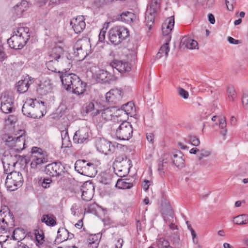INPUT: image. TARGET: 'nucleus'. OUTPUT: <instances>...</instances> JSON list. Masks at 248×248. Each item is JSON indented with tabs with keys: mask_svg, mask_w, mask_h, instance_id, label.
<instances>
[{
	"mask_svg": "<svg viewBox=\"0 0 248 248\" xmlns=\"http://www.w3.org/2000/svg\"><path fill=\"white\" fill-rule=\"evenodd\" d=\"M234 223L237 225H243L248 223V215L242 214L234 218Z\"/></svg>",
	"mask_w": 248,
	"mask_h": 248,
	"instance_id": "obj_41",
	"label": "nucleus"
},
{
	"mask_svg": "<svg viewBox=\"0 0 248 248\" xmlns=\"http://www.w3.org/2000/svg\"><path fill=\"white\" fill-rule=\"evenodd\" d=\"M7 174L5 184L8 190L15 191L22 186L24 180L20 172L16 171L10 172L8 171Z\"/></svg>",
	"mask_w": 248,
	"mask_h": 248,
	"instance_id": "obj_6",
	"label": "nucleus"
},
{
	"mask_svg": "<svg viewBox=\"0 0 248 248\" xmlns=\"http://www.w3.org/2000/svg\"><path fill=\"white\" fill-rule=\"evenodd\" d=\"M167 169V161L163 159L162 160H159L158 162V169L157 170L159 174L163 175L166 170Z\"/></svg>",
	"mask_w": 248,
	"mask_h": 248,
	"instance_id": "obj_45",
	"label": "nucleus"
},
{
	"mask_svg": "<svg viewBox=\"0 0 248 248\" xmlns=\"http://www.w3.org/2000/svg\"><path fill=\"white\" fill-rule=\"evenodd\" d=\"M0 109L5 113H11L13 109V103L1 104Z\"/></svg>",
	"mask_w": 248,
	"mask_h": 248,
	"instance_id": "obj_47",
	"label": "nucleus"
},
{
	"mask_svg": "<svg viewBox=\"0 0 248 248\" xmlns=\"http://www.w3.org/2000/svg\"><path fill=\"white\" fill-rule=\"evenodd\" d=\"M34 82L33 78L29 75L26 76L24 79L19 80L16 84L17 92L20 93H26L31 84Z\"/></svg>",
	"mask_w": 248,
	"mask_h": 248,
	"instance_id": "obj_19",
	"label": "nucleus"
},
{
	"mask_svg": "<svg viewBox=\"0 0 248 248\" xmlns=\"http://www.w3.org/2000/svg\"><path fill=\"white\" fill-rule=\"evenodd\" d=\"M81 198L85 201H90L93 195V186L91 183H86L81 186Z\"/></svg>",
	"mask_w": 248,
	"mask_h": 248,
	"instance_id": "obj_20",
	"label": "nucleus"
},
{
	"mask_svg": "<svg viewBox=\"0 0 248 248\" xmlns=\"http://www.w3.org/2000/svg\"><path fill=\"white\" fill-rule=\"evenodd\" d=\"M129 36V31L124 26H116L108 31L109 40L114 46L120 44Z\"/></svg>",
	"mask_w": 248,
	"mask_h": 248,
	"instance_id": "obj_3",
	"label": "nucleus"
},
{
	"mask_svg": "<svg viewBox=\"0 0 248 248\" xmlns=\"http://www.w3.org/2000/svg\"><path fill=\"white\" fill-rule=\"evenodd\" d=\"M162 214L163 217H167L168 216L172 218L173 216V212L171 207L170 206H167L165 208H163L162 209Z\"/></svg>",
	"mask_w": 248,
	"mask_h": 248,
	"instance_id": "obj_50",
	"label": "nucleus"
},
{
	"mask_svg": "<svg viewBox=\"0 0 248 248\" xmlns=\"http://www.w3.org/2000/svg\"><path fill=\"white\" fill-rule=\"evenodd\" d=\"M31 156L38 158H44L48 159V154L47 152L44 151L42 149L38 147H33L31 150Z\"/></svg>",
	"mask_w": 248,
	"mask_h": 248,
	"instance_id": "obj_27",
	"label": "nucleus"
},
{
	"mask_svg": "<svg viewBox=\"0 0 248 248\" xmlns=\"http://www.w3.org/2000/svg\"><path fill=\"white\" fill-rule=\"evenodd\" d=\"M84 20V17L82 16H78L71 20L70 25L75 33H80L85 29L86 24Z\"/></svg>",
	"mask_w": 248,
	"mask_h": 248,
	"instance_id": "obj_17",
	"label": "nucleus"
},
{
	"mask_svg": "<svg viewBox=\"0 0 248 248\" xmlns=\"http://www.w3.org/2000/svg\"><path fill=\"white\" fill-rule=\"evenodd\" d=\"M109 65L113 69H116L120 73L127 72L130 69L127 62L117 60H114L110 63Z\"/></svg>",
	"mask_w": 248,
	"mask_h": 248,
	"instance_id": "obj_23",
	"label": "nucleus"
},
{
	"mask_svg": "<svg viewBox=\"0 0 248 248\" xmlns=\"http://www.w3.org/2000/svg\"><path fill=\"white\" fill-rule=\"evenodd\" d=\"M157 246L158 248H173L170 246L169 241L164 237L158 239Z\"/></svg>",
	"mask_w": 248,
	"mask_h": 248,
	"instance_id": "obj_43",
	"label": "nucleus"
},
{
	"mask_svg": "<svg viewBox=\"0 0 248 248\" xmlns=\"http://www.w3.org/2000/svg\"><path fill=\"white\" fill-rule=\"evenodd\" d=\"M94 108V105L93 102H89L86 103L85 106V111L86 113L92 111Z\"/></svg>",
	"mask_w": 248,
	"mask_h": 248,
	"instance_id": "obj_62",
	"label": "nucleus"
},
{
	"mask_svg": "<svg viewBox=\"0 0 248 248\" xmlns=\"http://www.w3.org/2000/svg\"><path fill=\"white\" fill-rule=\"evenodd\" d=\"M6 58L5 54L4 48L2 46H0V62L3 61Z\"/></svg>",
	"mask_w": 248,
	"mask_h": 248,
	"instance_id": "obj_63",
	"label": "nucleus"
},
{
	"mask_svg": "<svg viewBox=\"0 0 248 248\" xmlns=\"http://www.w3.org/2000/svg\"><path fill=\"white\" fill-rule=\"evenodd\" d=\"M58 76L61 79L62 83L67 91H71L77 95H81L86 91L87 84L83 82L80 78L74 74H67L58 71Z\"/></svg>",
	"mask_w": 248,
	"mask_h": 248,
	"instance_id": "obj_1",
	"label": "nucleus"
},
{
	"mask_svg": "<svg viewBox=\"0 0 248 248\" xmlns=\"http://www.w3.org/2000/svg\"><path fill=\"white\" fill-rule=\"evenodd\" d=\"M62 140V147L66 148L68 147L69 144L70 143L69 140L68 134L67 131H62L61 132Z\"/></svg>",
	"mask_w": 248,
	"mask_h": 248,
	"instance_id": "obj_46",
	"label": "nucleus"
},
{
	"mask_svg": "<svg viewBox=\"0 0 248 248\" xmlns=\"http://www.w3.org/2000/svg\"><path fill=\"white\" fill-rule=\"evenodd\" d=\"M35 243L36 245L39 248L43 247L45 242V236L42 231L35 230Z\"/></svg>",
	"mask_w": 248,
	"mask_h": 248,
	"instance_id": "obj_31",
	"label": "nucleus"
},
{
	"mask_svg": "<svg viewBox=\"0 0 248 248\" xmlns=\"http://www.w3.org/2000/svg\"><path fill=\"white\" fill-rule=\"evenodd\" d=\"M225 3L227 8L229 11H232L233 9L234 0H225Z\"/></svg>",
	"mask_w": 248,
	"mask_h": 248,
	"instance_id": "obj_61",
	"label": "nucleus"
},
{
	"mask_svg": "<svg viewBox=\"0 0 248 248\" xmlns=\"http://www.w3.org/2000/svg\"><path fill=\"white\" fill-rule=\"evenodd\" d=\"M28 27H18L14 31V34L7 40L10 47L16 50L22 49L30 38V32Z\"/></svg>",
	"mask_w": 248,
	"mask_h": 248,
	"instance_id": "obj_2",
	"label": "nucleus"
},
{
	"mask_svg": "<svg viewBox=\"0 0 248 248\" xmlns=\"http://www.w3.org/2000/svg\"><path fill=\"white\" fill-rule=\"evenodd\" d=\"M11 150H14L17 152L23 150L25 147V136L22 134L16 138Z\"/></svg>",
	"mask_w": 248,
	"mask_h": 248,
	"instance_id": "obj_25",
	"label": "nucleus"
},
{
	"mask_svg": "<svg viewBox=\"0 0 248 248\" xmlns=\"http://www.w3.org/2000/svg\"><path fill=\"white\" fill-rule=\"evenodd\" d=\"M169 43L170 41H166V43L161 46L158 52L156 54L157 58L159 59L163 56H165L166 58L168 57V52L170 51Z\"/></svg>",
	"mask_w": 248,
	"mask_h": 248,
	"instance_id": "obj_34",
	"label": "nucleus"
},
{
	"mask_svg": "<svg viewBox=\"0 0 248 248\" xmlns=\"http://www.w3.org/2000/svg\"><path fill=\"white\" fill-rule=\"evenodd\" d=\"M172 30L170 29H164V27L162 26V33L165 36L166 41H170L171 40V36L170 34Z\"/></svg>",
	"mask_w": 248,
	"mask_h": 248,
	"instance_id": "obj_55",
	"label": "nucleus"
},
{
	"mask_svg": "<svg viewBox=\"0 0 248 248\" xmlns=\"http://www.w3.org/2000/svg\"><path fill=\"white\" fill-rule=\"evenodd\" d=\"M178 93L179 96L184 99H187L189 96V93L187 91L183 88L179 87L177 88Z\"/></svg>",
	"mask_w": 248,
	"mask_h": 248,
	"instance_id": "obj_53",
	"label": "nucleus"
},
{
	"mask_svg": "<svg viewBox=\"0 0 248 248\" xmlns=\"http://www.w3.org/2000/svg\"><path fill=\"white\" fill-rule=\"evenodd\" d=\"M122 108L124 109L128 116L132 117L135 114V108L134 103L131 102H128L122 106Z\"/></svg>",
	"mask_w": 248,
	"mask_h": 248,
	"instance_id": "obj_36",
	"label": "nucleus"
},
{
	"mask_svg": "<svg viewBox=\"0 0 248 248\" xmlns=\"http://www.w3.org/2000/svg\"><path fill=\"white\" fill-rule=\"evenodd\" d=\"M14 216L10 211H0V233L10 232L14 226Z\"/></svg>",
	"mask_w": 248,
	"mask_h": 248,
	"instance_id": "obj_9",
	"label": "nucleus"
},
{
	"mask_svg": "<svg viewBox=\"0 0 248 248\" xmlns=\"http://www.w3.org/2000/svg\"><path fill=\"white\" fill-rule=\"evenodd\" d=\"M39 183L41 184L43 187L47 188L50 187L52 183V180L50 178H44L42 180V178L39 181Z\"/></svg>",
	"mask_w": 248,
	"mask_h": 248,
	"instance_id": "obj_52",
	"label": "nucleus"
},
{
	"mask_svg": "<svg viewBox=\"0 0 248 248\" xmlns=\"http://www.w3.org/2000/svg\"><path fill=\"white\" fill-rule=\"evenodd\" d=\"M20 156L17 155H13L11 153H5L2 157L1 160L3 164L4 172L8 173V171L10 170V168H13L17 163V158Z\"/></svg>",
	"mask_w": 248,
	"mask_h": 248,
	"instance_id": "obj_14",
	"label": "nucleus"
},
{
	"mask_svg": "<svg viewBox=\"0 0 248 248\" xmlns=\"http://www.w3.org/2000/svg\"><path fill=\"white\" fill-rule=\"evenodd\" d=\"M1 104L13 103V99L7 93H3L0 98Z\"/></svg>",
	"mask_w": 248,
	"mask_h": 248,
	"instance_id": "obj_49",
	"label": "nucleus"
},
{
	"mask_svg": "<svg viewBox=\"0 0 248 248\" xmlns=\"http://www.w3.org/2000/svg\"><path fill=\"white\" fill-rule=\"evenodd\" d=\"M197 42L190 37L186 36L181 39L180 46L181 47H186L189 49L198 48Z\"/></svg>",
	"mask_w": 248,
	"mask_h": 248,
	"instance_id": "obj_24",
	"label": "nucleus"
},
{
	"mask_svg": "<svg viewBox=\"0 0 248 248\" xmlns=\"http://www.w3.org/2000/svg\"><path fill=\"white\" fill-rule=\"evenodd\" d=\"M67 64H68V63L62 62V60L60 61L57 59H52L47 62L46 63V66L49 71L56 73L58 68H64L66 67Z\"/></svg>",
	"mask_w": 248,
	"mask_h": 248,
	"instance_id": "obj_22",
	"label": "nucleus"
},
{
	"mask_svg": "<svg viewBox=\"0 0 248 248\" xmlns=\"http://www.w3.org/2000/svg\"><path fill=\"white\" fill-rule=\"evenodd\" d=\"M173 163L177 167H182L185 163L182 153L178 152V154H174L172 157Z\"/></svg>",
	"mask_w": 248,
	"mask_h": 248,
	"instance_id": "obj_33",
	"label": "nucleus"
},
{
	"mask_svg": "<svg viewBox=\"0 0 248 248\" xmlns=\"http://www.w3.org/2000/svg\"><path fill=\"white\" fill-rule=\"evenodd\" d=\"M227 93L229 98H232V100H233L236 96V92L233 87L229 86L227 88Z\"/></svg>",
	"mask_w": 248,
	"mask_h": 248,
	"instance_id": "obj_56",
	"label": "nucleus"
},
{
	"mask_svg": "<svg viewBox=\"0 0 248 248\" xmlns=\"http://www.w3.org/2000/svg\"><path fill=\"white\" fill-rule=\"evenodd\" d=\"M95 147L100 153L108 155L114 148L111 145V142L107 140L104 138H97L95 140Z\"/></svg>",
	"mask_w": 248,
	"mask_h": 248,
	"instance_id": "obj_16",
	"label": "nucleus"
},
{
	"mask_svg": "<svg viewBox=\"0 0 248 248\" xmlns=\"http://www.w3.org/2000/svg\"><path fill=\"white\" fill-rule=\"evenodd\" d=\"M135 15L133 13L129 12L123 13L120 15V20L127 23H131L133 22Z\"/></svg>",
	"mask_w": 248,
	"mask_h": 248,
	"instance_id": "obj_39",
	"label": "nucleus"
},
{
	"mask_svg": "<svg viewBox=\"0 0 248 248\" xmlns=\"http://www.w3.org/2000/svg\"><path fill=\"white\" fill-rule=\"evenodd\" d=\"M112 181L111 175L107 173L103 174L99 179L100 182L104 185H110Z\"/></svg>",
	"mask_w": 248,
	"mask_h": 248,
	"instance_id": "obj_42",
	"label": "nucleus"
},
{
	"mask_svg": "<svg viewBox=\"0 0 248 248\" xmlns=\"http://www.w3.org/2000/svg\"><path fill=\"white\" fill-rule=\"evenodd\" d=\"M174 24V19L173 17H170L168 18L164 23L162 26L164 27V29H169L172 30Z\"/></svg>",
	"mask_w": 248,
	"mask_h": 248,
	"instance_id": "obj_48",
	"label": "nucleus"
},
{
	"mask_svg": "<svg viewBox=\"0 0 248 248\" xmlns=\"http://www.w3.org/2000/svg\"><path fill=\"white\" fill-rule=\"evenodd\" d=\"M31 167L32 169H37L41 167V166L48 162V159L44 158H38L36 157L31 156Z\"/></svg>",
	"mask_w": 248,
	"mask_h": 248,
	"instance_id": "obj_26",
	"label": "nucleus"
},
{
	"mask_svg": "<svg viewBox=\"0 0 248 248\" xmlns=\"http://www.w3.org/2000/svg\"><path fill=\"white\" fill-rule=\"evenodd\" d=\"M99 244V241L97 239H95L94 242H91L89 241L88 247L89 248H97Z\"/></svg>",
	"mask_w": 248,
	"mask_h": 248,
	"instance_id": "obj_64",
	"label": "nucleus"
},
{
	"mask_svg": "<svg viewBox=\"0 0 248 248\" xmlns=\"http://www.w3.org/2000/svg\"><path fill=\"white\" fill-rule=\"evenodd\" d=\"M27 4L26 1L23 0L14 7V11L18 17H20L23 13L26 10Z\"/></svg>",
	"mask_w": 248,
	"mask_h": 248,
	"instance_id": "obj_32",
	"label": "nucleus"
},
{
	"mask_svg": "<svg viewBox=\"0 0 248 248\" xmlns=\"http://www.w3.org/2000/svg\"><path fill=\"white\" fill-rule=\"evenodd\" d=\"M54 218L55 217L52 215L50 216L44 215L41 218V221L43 222H45L47 225L54 226L56 224V222Z\"/></svg>",
	"mask_w": 248,
	"mask_h": 248,
	"instance_id": "obj_40",
	"label": "nucleus"
},
{
	"mask_svg": "<svg viewBox=\"0 0 248 248\" xmlns=\"http://www.w3.org/2000/svg\"><path fill=\"white\" fill-rule=\"evenodd\" d=\"M35 101L36 99H30L25 102L23 105L22 112L24 115L34 119L40 118L43 116V114L40 108L36 106Z\"/></svg>",
	"mask_w": 248,
	"mask_h": 248,
	"instance_id": "obj_7",
	"label": "nucleus"
},
{
	"mask_svg": "<svg viewBox=\"0 0 248 248\" xmlns=\"http://www.w3.org/2000/svg\"><path fill=\"white\" fill-rule=\"evenodd\" d=\"M133 129L132 125L127 121L122 122L115 132L116 137L121 140H128L133 135Z\"/></svg>",
	"mask_w": 248,
	"mask_h": 248,
	"instance_id": "obj_12",
	"label": "nucleus"
},
{
	"mask_svg": "<svg viewBox=\"0 0 248 248\" xmlns=\"http://www.w3.org/2000/svg\"><path fill=\"white\" fill-rule=\"evenodd\" d=\"M68 234V231L66 229H59L57 232V238L55 241L56 243L59 244L68 239V237H67Z\"/></svg>",
	"mask_w": 248,
	"mask_h": 248,
	"instance_id": "obj_30",
	"label": "nucleus"
},
{
	"mask_svg": "<svg viewBox=\"0 0 248 248\" xmlns=\"http://www.w3.org/2000/svg\"><path fill=\"white\" fill-rule=\"evenodd\" d=\"M115 161L116 167H114V172L120 177L125 176L129 171L130 168L132 166L131 160L126 155H123L117 157Z\"/></svg>",
	"mask_w": 248,
	"mask_h": 248,
	"instance_id": "obj_4",
	"label": "nucleus"
},
{
	"mask_svg": "<svg viewBox=\"0 0 248 248\" xmlns=\"http://www.w3.org/2000/svg\"><path fill=\"white\" fill-rule=\"evenodd\" d=\"M90 47V40L87 38L78 39L74 46V56L79 59L83 60L87 55Z\"/></svg>",
	"mask_w": 248,
	"mask_h": 248,
	"instance_id": "obj_11",
	"label": "nucleus"
},
{
	"mask_svg": "<svg viewBox=\"0 0 248 248\" xmlns=\"http://www.w3.org/2000/svg\"><path fill=\"white\" fill-rule=\"evenodd\" d=\"M89 129L82 127L76 131L73 136V141L77 144L87 143L90 140Z\"/></svg>",
	"mask_w": 248,
	"mask_h": 248,
	"instance_id": "obj_15",
	"label": "nucleus"
},
{
	"mask_svg": "<svg viewBox=\"0 0 248 248\" xmlns=\"http://www.w3.org/2000/svg\"><path fill=\"white\" fill-rule=\"evenodd\" d=\"M16 138H14L13 137L11 136H9L8 135H5L3 137V140H4L6 142V145L7 146L9 147L11 149L13 146Z\"/></svg>",
	"mask_w": 248,
	"mask_h": 248,
	"instance_id": "obj_51",
	"label": "nucleus"
},
{
	"mask_svg": "<svg viewBox=\"0 0 248 248\" xmlns=\"http://www.w3.org/2000/svg\"><path fill=\"white\" fill-rule=\"evenodd\" d=\"M97 205L95 203H87L85 205V213L95 214L96 212Z\"/></svg>",
	"mask_w": 248,
	"mask_h": 248,
	"instance_id": "obj_44",
	"label": "nucleus"
},
{
	"mask_svg": "<svg viewBox=\"0 0 248 248\" xmlns=\"http://www.w3.org/2000/svg\"><path fill=\"white\" fill-rule=\"evenodd\" d=\"M188 139L190 142L193 146H198L200 143L199 139L196 136L189 135Z\"/></svg>",
	"mask_w": 248,
	"mask_h": 248,
	"instance_id": "obj_57",
	"label": "nucleus"
},
{
	"mask_svg": "<svg viewBox=\"0 0 248 248\" xmlns=\"http://www.w3.org/2000/svg\"><path fill=\"white\" fill-rule=\"evenodd\" d=\"M63 49L62 47L56 46L52 49L50 55V57L52 59H57L60 61L62 60V62L68 63V64H70L69 60L63 56Z\"/></svg>",
	"mask_w": 248,
	"mask_h": 248,
	"instance_id": "obj_21",
	"label": "nucleus"
},
{
	"mask_svg": "<svg viewBox=\"0 0 248 248\" xmlns=\"http://www.w3.org/2000/svg\"><path fill=\"white\" fill-rule=\"evenodd\" d=\"M115 109V107H108L102 110H96L94 113V120L95 121L97 126L102 127L103 124L107 121L111 120Z\"/></svg>",
	"mask_w": 248,
	"mask_h": 248,
	"instance_id": "obj_10",
	"label": "nucleus"
},
{
	"mask_svg": "<svg viewBox=\"0 0 248 248\" xmlns=\"http://www.w3.org/2000/svg\"><path fill=\"white\" fill-rule=\"evenodd\" d=\"M75 170L80 174L93 177L97 173L95 165L86 160L79 159L75 164Z\"/></svg>",
	"mask_w": 248,
	"mask_h": 248,
	"instance_id": "obj_5",
	"label": "nucleus"
},
{
	"mask_svg": "<svg viewBox=\"0 0 248 248\" xmlns=\"http://www.w3.org/2000/svg\"><path fill=\"white\" fill-rule=\"evenodd\" d=\"M119 189H130L133 186V184L129 181V179H119L115 185Z\"/></svg>",
	"mask_w": 248,
	"mask_h": 248,
	"instance_id": "obj_28",
	"label": "nucleus"
},
{
	"mask_svg": "<svg viewBox=\"0 0 248 248\" xmlns=\"http://www.w3.org/2000/svg\"><path fill=\"white\" fill-rule=\"evenodd\" d=\"M123 92L121 89H112L106 94V100L109 105L118 104L122 100Z\"/></svg>",
	"mask_w": 248,
	"mask_h": 248,
	"instance_id": "obj_13",
	"label": "nucleus"
},
{
	"mask_svg": "<svg viewBox=\"0 0 248 248\" xmlns=\"http://www.w3.org/2000/svg\"><path fill=\"white\" fill-rule=\"evenodd\" d=\"M46 171L50 176L56 177L59 180H62L67 174L65 167L60 162H53L46 167Z\"/></svg>",
	"mask_w": 248,
	"mask_h": 248,
	"instance_id": "obj_8",
	"label": "nucleus"
},
{
	"mask_svg": "<svg viewBox=\"0 0 248 248\" xmlns=\"http://www.w3.org/2000/svg\"><path fill=\"white\" fill-rule=\"evenodd\" d=\"M210 155L211 152L207 150H202L200 152V153L198 154V157L199 160H201L203 157H207Z\"/></svg>",
	"mask_w": 248,
	"mask_h": 248,
	"instance_id": "obj_58",
	"label": "nucleus"
},
{
	"mask_svg": "<svg viewBox=\"0 0 248 248\" xmlns=\"http://www.w3.org/2000/svg\"><path fill=\"white\" fill-rule=\"evenodd\" d=\"M108 23H107V26H108ZM107 27H106V29L105 30H104V28L103 29H102L100 32V33L99 34V42H103L105 39V35H106V30H107Z\"/></svg>",
	"mask_w": 248,
	"mask_h": 248,
	"instance_id": "obj_60",
	"label": "nucleus"
},
{
	"mask_svg": "<svg viewBox=\"0 0 248 248\" xmlns=\"http://www.w3.org/2000/svg\"><path fill=\"white\" fill-rule=\"evenodd\" d=\"M155 14L150 12V10H147L145 13V23L146 25L148 27L149 30L151 29V27L154 23L155 20Z\"/></svg>",
	"mask_w": 248,
	"mask_h": 248,
	"instance_id": "obj_37",
	"label": "nucleus"
},
{
	"mask_svg": "<svg viewBox=\"0 0 248 248\" xmlns=\"http://www.w3.org/2000/svg\"><path fill=\"white\" fill-rule=\"evenodd\" d=\"M242 103L245 109H248V92L243 93L242 97Z\"/></svg>",
	"mask_w": 248,
	"mask_h": 248,
	"instance_id": "obj_59",
	"label": "nucleus"
},
{
	"mask_svg": "<svg viewBox=\"0 0 248 248\" xmlns=\"http://www.w3.org/2000/svg\"><path fill=\"white\" fill-rule=\"evenodd\" d=\"M113 114H115L116 117L120 118L119 120L118 119L117 120L122 122L127 121L129 116L122 107L121 108L117 109L115 112H113Z\"/></svg>",
	"mask_w": 248,
	"mask_h": 248,
	"instance_id": "obj_35",
	"label": "nucleus"
},
{
	"mask_svg": "<svg viewBox=\"0 0 248 248\" xmlns=\"http://www.w3.org/2000/svg\"><path fill=\"white\" fill-rule=\"evenodd\" d=\"M170 240L173 245H178L180 241L179 235L177 232H174L173 234L170 236Z\"/></svg>",
	"mask_w": 248,
	"mask_h": 248,
	"instance_id": "obj_54",
	"label": "nucleus"
},
{
	"mask_svg": "<svg viewBox=\"0 0 248 248\" xmlns=\"http://www.w3.org/2000/svg\"><path fill=\"white\" fill-rule=\"evenodd\" d=\"M160 0H151L150 4L147 6V10L156 13L160 8Z\"/></svg>",
	"mask_w": 248,
	"mask_h": 248,
	"instance_id": "obj_38",
	"label": "nucleus"
},
{
	"mask_svg": "<svg viewBox=\"0 0 248 248\" xmlns=\"http://www.w3.org/2000/svg\"><path fill=\"white\" fill-rule=\"evenodd\" d=\"M95 78L98 82L109 83L115 80L113 75L104 70H99L95 74Z\"/></svg>",
	"mask_w": 248,
	"mask_h": 248,
	"instance_id": "obj_18",
	"label": "nucleus"
},
{
	"mask_svg": "<svg viewBox=\"0 0 248 248\" xmlns=\"http://www.w3.org/2000/svg\"><path fill=\"white\" fill-rule=\"evenodd\" d=\"M25 230L21 228H17L15 229L13 232L12 237L13 239L18 241H21L26 238V235H25Z\"/></svg>",
	"mask_w": 248,
	"mask_h": 248,
	"instance_id": "obj_29",
	"label": "nucleus"
}]
</instances>
